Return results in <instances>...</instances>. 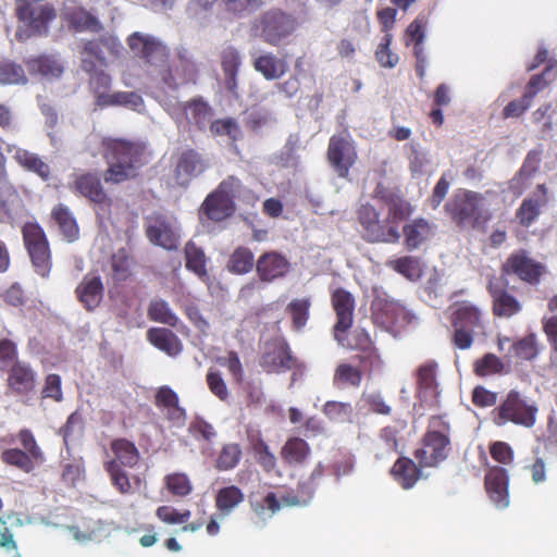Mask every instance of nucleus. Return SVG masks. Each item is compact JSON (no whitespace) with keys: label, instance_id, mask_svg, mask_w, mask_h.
Here are the masks:
<instances>
[{"label":"nucleus","instance_id":"nucleus-33","mask_svg":"<svg viewBox=\"0 0 557 557\" xmlns=\"http://www.w3.org/2000/svg\"><path fill=\"white\" fill-rule=\"evenodd\" d=\"M404 235L406 246L417 249L432 236V226L426 220L418 219L404 226Z\"/></svg>","mask_w":557,"mask_h":557},{"label":"nucleus","instance_id":"nucleus-34","mask_svg":"<svg viewBox=\"0 0 557 557\" xmlns=\"http://www.w3.org/2000/svg\"><path fill=\"white\" fill-rule=\"evenodd\" d=\"M52 216L65 240L72 243L78 238L79 230L76 220L67 207L63 205L57 206L52 210Z\"/></svg>","mask_w":557,"mask_h":557},{"label":"nucleus","instance_id":"nucleus-59","mask_svg":"<svg viewBox=\"0 0 557 557\" xmlns=\"http://www.w3.org/2000/svg\"><path fill=\"white\" fill-rule=\"evenodd\" d=\"M323 411L332 420L346 421L349 419L352 408L347 403L327 401Z\"/></svg>","mask_w":557,"mask_h":557},{"label":"nucleus","instance_id":"nucleus-60","mask_svg":"<svg viewBox=\"0 0 557 557\" xmlns=\"http://www.w3.org/2000/svg\"><path fill=\"white\" fill-rule=\"evenodd\" d=\"M534 96L535 92H525L521 99L509 102L504 109L505 117L520 116L524 111H527L530 108Z\"/></svg>","mask_w":557,"mask_h":557},{"label":"nucleus","instance_id":"nucleus-9","mask_svg":"<svg viewBox=\"0 0 557 557\" xmlns=\"http://www.w3.org/2000/svg\"><path fill=\"white\" fill-rule=\"evenodd\" d=\"M23 237L36 272L41 276H46L50 270V253L41 227L34 223L25 224Z\"/></svg>","mask_w":557,"mask_h":557},{"label":"nucleus","instance_id":"nucleus-43","mask_svg":"<svg viewBox=\"0 0 557 557\" xmlns=\"http://www.w3.org/2000/svg\"><path fill=\"white\" fill-rule=\"evenodd\" d=\"M148 315L151 320L170 326H175L178 322V318L172 312L169 304L162 299L151 300Z\"/></svg>","mask_w":557,"mask_h":557},{"label":"nucleus","instance_id":"nucleus-51","mask_svg":"<svg viewBox=\"0 0 557 557\" xmlns=\"http://www.w3.org/2000/svg\"><path fill=\"white\" fill-rule=\"evenodd\" d=\"M107 471L111 475V480L113 485L120 491L122 494H128L132 492V485L128 476L124 471L121 470L116 460H110L106 463Z\"/></svg>","mask_w":557,"mask_h":557},{"label":"nucleus","instance_id":"nucleus-5","mask_svg":"<svg viewBox=\"0 0 557 557\" xmlns=\"http://www.w3.org/2000/svg\"><path fill=\"white\" fill-rule=\"evenodd\" d=\"M250 191L243 187L235 176H228L220 183L213 193L208 195L200 211L209 220L219 222L232 215L235 210V199H250Z\"/></svg>","mask_w":557,"mask_h":557},{"label":"nucleus","instance_id":"nucleus-32","mask_svg":"<svg viewBox=\"0 0 557 557\" xmlns=\"http://www.w3.org/2000/svg\"><path fill=\"white\" fill-rule=\"evenodd\" d=\"M148 338L153 346L166 352L169 356H176L182 351L181 341L168 329H151L148 332Z\"/></svg>","mask_w":557,"mask_h":557},{"label":"nucleus","instance_id":"nucleus-21","mask_svg":"<svg viewBox=\"0 0 557 557\" xmlns=\"http://www.w3.org/2000/svg\"><path fill=\"white\" fill-rule=\"evenodd\" d=\"M207 168V161L198 152L185 151L181 154L176 165V181L182 186L187 185L193 177L201 174Z\"/></svg>","mask_w":557,"mask_h":557},{"label":"nucleus","instance_id":"nucleus-30","mask_svg":"<svg viewBox=\"0 0 557 557\" xmlns=\"http://www.w3.org/2000/svg\"><path fill=\"white\" fill-rule=\"evenodd\" d=\"M181 110L187 122L199 129L206 128L212 122L211 108L200 99L184 103Z\"/></svg>","mask_w":557,"mask_h":557},{"label":"nucleus","instance_id":"nucleus-45","mask_svg":"<svg viewBox=\"0 0 557 557\" xmlns=\"http://www.w3.org/2000/svg\"><path fill=\"white\" fill-rule=\"evenodd\" d=\"M186 267L195 272L198 276L206 275L205 253L194 243H187L185 247Z\"/></svg>","mask_w":557,"mask_h":557},{"label":"nucleus","instance_id":"nucleus-52","mask_svg":"<svg viewBox=\"0 0 557 557\" xmlns=\"http://www.w3.org/2000/svg\"><path fill=\"white\" fill-rule=\"evenodd\" d=\"M242 451L238 445L228 444L225 445L218 458L216 467L220 470L233 469L240 459Z\"/></svg>","mask_w":557,"mask_h":557},{"label":"nucleus","instance_id":"nucleus-47","mask_svg":"<svg viewBox=\"0 0 557 557\" xmlns=\"http://www.w3.org/2000/svg\"><path fill=\"white\" fill-rule=\"evenodd\" d=\"M388 265L410 281L417 280L421 274L419 261L413 257H403L388 261Z\"/></svg>","mask_w":557,"mask_h":557},{"label":"nucleus","instance_id":"nucleus-8","mask_svg":"<svg viewBox=\"0 0 557 557\" xmlns=\"http://www.w3.org/2000/svg\"><path fill=\"white\" fill-rule=\"evenodd\" d=\"M446 207L459 224L475 226L481 220H485L488 203L486 198L479 193L459 190Z\"/></svg>","mask_w":557,"mask_h":557},{"label":"nucleus","instance_id":"nucleus-13","mask_svg":"<svg viewBox=\"0 0 557 557\" xmlns=\"http://www.w3.org/2000/svg\"><path fill=\"white\" fill-rule=\"evenodd\" d=\"M261 24L262 37L270 45H277L295 29L294 20L277 10L267 12L262 17Z\"/></svg>","mask_w":557,"mask_h":557},{"label":"nucleus","instance_id":"nucleus-16","mask_svg":"<svg viewBox=\"0 0 557 557\" xmlns=\"http://www.w3.org/2000/svg\"><path fill=\"white\" fill-rule=\"evenodd\" d=\"M505 274H516L529 283H536L544 271V267L530 258L525 251L512 253L504 263Z\"/></svg>","mask_w":557,"mask_h":557},{"label":"nucleus","instance_id":"nucleus-37","mask_svg":"<svg viewBox=\"0 0 557 557\" xmlns=\"http://www.w3.org/2000/svg\"><path fill=\"white\" fill-rule=\"evenodd\" d=\"M392 473L404 488H410L419 478V470L412 460L398 459L392 468Z\"/></svg>","mask_w":557,"mask_h":557},{"label":"nucleus","instance_id":"nucleus-2","mask_svg":"<svg viewBox=\"0 0 557 557\" xmlns=\"http://www.w3.org/2000/svg\"><path fill=\"white\" fill-rule=\"evenodd\" d=\"M123 51L120 40L110 34L84 44L81 63L84 72L91 75V84L101 88L110 85L111 78L101 67L117 59Z\"/></svg>","mask_w":557,"mask_h":557},{"label":"nucleus","instance_id":"nucleus-44","mask_svg":"<svg viewBox=\"0 0 557 557\" xmlns=\"http://www.w3.org/2000/svg\"><path fill=\"white\" fill-rule=\"evenodd\" d=\"M27 77L23 67L13 62L4 61L0 63V84L14 85L26 84Z\"/></svg>","mask_w":557,"mask_h":557},{"label":"nucleus","instance_id":"nucleus-25","mask_svg":"<svg viewBox=\"0 0 557 557\" xmlns=\"http://www.w3.org/2000/svg\"><path fill=\"white\" fill-rule=\"evenodd\" d=\"M71 187L75 193H78L95 203H102L107 198L102 190L100 180L91 174L75 175Z\"/></svg>","mask_w":557,"mask_h":557},{"label":"nucleus","instance_id":"nucleus-1","mask_svg":"<svg viewBox=\"0 0 557 557\" xmlns=\"http://www.w3.org/2000/svg\"><path fill=\"white\" fill-rule=\"evenodd\" d=\"M127 44L134 55L144 60L168 87L175 88L193 78L194 64L185 49H177L170 58L168 47L160 39L139 32L129 35Z\"/></svg>","mask_w":557,"mask_h":557},{"label":"nucleus","instance_id":"nucleus-15","mask_svg":"<svg viewBox=\"0 0 557 557\" xmlns=\"http://www.w3.org/2000/svg\"><path fill=\"white\" fill-rule=\"evenodd\" d=\"M62 15L76 32L98 33L102 29L100 20L83 5H77L74 0L64 1Z\"/></svg>","mask_w":557,"mask_h":557},{"label":"nucleus","instance_id":"nucleus-11","mask_svg":"<svg viewBox=\"0 0 557 557\" xmlns=\"http://www.w3.org/2000/svg\"><path fill=\"white\" fill-rule=\"evenodd\" d=\"M374 310L376 319L382 323L398 329L417 324L419 320L414 312L395 299L377 298L374 302Z\"/></svg>","mask_w":557,"mask_h":557},{"label":"nucleus","instance_id":"nucleus-39","mask_svg":"<svg viewBox=\"0 0 557 557\" xmlns=\"http://www.w3.org/2000/svg\"><path fill=\"white\" fill-rule=\"evenodd\" d=\"M98 100L101 104H120L135 111H141L143 98L133 91H121L111 95L100 94Z\"/></svg>","mask_w":557,"mask_h":557},{"label":"nucleus","instance_id":"nucleus-19","mask_svg":"<svg viewBox=\"0 0 557 557\" xmlns=\"http://www.w3.org/2000/svg\"><path fill=\"white\" fill-rule=\"evenodd\" d=\"M332 301L337 315L334 326L335 338L341 343L338 333L347 331L352 324L355 301L351 294L344 289H336L333 293Z\"/></svg>","mask_w":557,"mask_h":557},{"label":"nucleus","instance_id":"nucleus-42","mask_svg":"<svg viewBox=\"0 0 557 557\" xmlns=\"http://www.w3.org/2000/svg\"><path fill=\"white\" fill-rule=\"evenodd\" d=\"M112 450L115 455L117 465L133 467L139 459V454L135 445L126 440H116L112 443Z\"/></svg>","mask_w":557,"mask_h":557},{"label":"nucleus","instance_id":"nucleus-55","mask_svg":"<svg viewBox=\"0 0 557 557\" xmlns=\"http://www.w3.org/2000/svg\"><path fill=\"white\" fill-rule=\"evenodd\" d=\"M518 357L524 360H531L539 354L535 335L531 334L523 339L510 345Z\"/></svg>","mask_w":557,"mask_h":557},{"label":"nucleus","instance_id":"nucleus-46","mask_svg":"<svg viewBox=\"0 0 557 557\" xmlns=\"http://www.w3.org/2000/svg\"><path fill=\"white\" fill-rule=\"evenodd\" d=\"M1 459L3 462L14 466L26 473L34 469L32 456L21 449H7L2 453Z\"/></svg>","mask_w":557,"mask_h":557},{"label":"nucleus","instance_id":"nucleus-56","mask_svg":"<svg viewBox=\"0 0 557 557\" xmlns=\"http://www.w3.org/2000/svg\"><path fill=\"white\" fill-rule=\"evenodd\" d=\"M210 131L214 135H225L235 140L238 138L240 131L234 119L216 120L210 123Z\"/></svg>","mask_w":557,"mask_h":557},{"label":"nucleus","instance_id":"nucleus-35","mask_svg":"<svg viewBox=\"0 0 557 557\" xmlns=\"http://www.w3.org/2000/svg\"><path fill=\"white\" fill-rule=\"evenodd\" d=\"M240 65V55L233 49L227 48L222 55V67L225 76V87L233 95L237 96V71Z\"/></svg>","mask_w":557,"mask_h":557},{"label":"nucleus","instance_id":"nucleus-48","mask_svg":"<svg viewBox=\"0 0 557 557\" xmlns=\"http://www.w3.org/2000/svg\"><path fill=\"white\" fill-rule=\"evenodd\" d=\"M475 373L481 376L505 372L504 362L494 354H486L474 363Z\"/></svg>","mask_w":557,"mask_h":557},{"label":"nucleus","instance_id":"nucleus-18","mask_svg":"<svg viewBox=\"0 0 557 557\" xmlns=\"http://www.w3.org/2000/svg\"><path fill=\"white\" fill-rule=\"evenodd\" d=\"M485 486L491 500L497 508L509 506L508 476L505 469L495 467L485 476Z\"/></svg>","mask_w":557,"mask_h":557},{"label":"nucleus","instance_id":"nucleus-27","mask_svg":"<svg viewBox=\"0 0 557 557\" xmlns=\"http://www.w3.org/2000/svg\"><path fill=\"white\" fill-rule=\"evenodd\" d=\"M7 150L21 166L36 173L42 180H48L50 168L37 154L13 145H8Z\"/></svg>","mask_w":557,"mask_h":557},{"label":"nucleus","instance_id":"nucleus-53","mask_svg":"<svg viewBox=\"0 0 557 557\" xmlns=\"http://www.w3.org/2000/svg\"><path fill=\"white\" fill-rule=\"evenodd\" d=\"M63 435L64 443L67 445L70 441L78 440L83 434V418L75 411L69 418L64 428L60 431Z\"/></svg>","mask_w":557,"mask_h":557},{"label":"nucleus","instance_id":"nucleus-57","mask_svg":"<svg viewBox=\"0 0 557 557\" xmlns=\"http://www.w3.org/2000/svg\"><path fill=\"white\" fill-rule=\"evenodd\" d=\"M165 481L169 491L176 496H186L191 492V484L183 473L170 474Z\"/></svg>","mask_w":557,"mask_h":557},{"label":"nucleus","instance_id":"nucleus-36","mask_svg":"<svg viewBox=\"0 0 557 557\" xmlns=\"http://www.w3.org/2000/svg\"><path fill=\"white\" fill-rule=\"evenodd\" d=\"M296 504H298L296 497L283 498V503L281 504L276 499L275 495L273 493H270L262 499V502H257L252 504V507L256 515L260 518L261 522L264 523L276 511H278L282 506H294Z\"/></svg>","mask_w":557,"mask_h":557},{"label":"nucleus","instance_id":"nucleus-58","mask_svg":"<svg viewBox=\"0 0 557 557\" xmlns=\"http://www.w3.org/2000/svg\"><path fill=\"white\" fill-rule=\"evenodd\" d=\"M391 40H392V36L386 35L384 37L383 41L377 46V49L375 51L377 62L382 66L389 67V69L394 67L399 61L398 55L393 53L388 48Z\"/></svg>","mask_w":557,"mask_h":557},{"label":"nucleus","instance_id":"nucleus-20","mask_svg":"<svg viewBox=\"0 0 557 557\" xmlns=\"http://www.w3.org/2000/svg\"><path fill=\"white\" fill-rule=\"evenodd\" d=\"M449 441L438 433L431 432L425 437L424 447L417 451V458L423 466L432 467L446 458V449Z\"/></svg>","mask_w":557,"mask_h":557},{"label":"nucleus","instance_id":"nucleus-41","mask_svg":"<svg viewBox=\"0 0 557 557\" xmlns=\"http://www.w3.org/2000/svg\"><path fill=\"white\" fill-rule=\"evenodd\" d=\"M255 264L253 253L244 247H238L230 257L227 269L235 274H245L252 270Z\"/></svg>","mask_w":557,"mask_h":557},{"label":"nucleus","instance_id":"nucleus-54","mask_svg":"<svg viewBox=\"0 0 557 557\" xmlns=\"http://www.w3.org/2000/svg\"><path fill=\"white\" fill-rule=\"evenodd\" d=\"M436 366L429 363L422 366L418 372V382L421 389L425 393H436Z\"/></svg>","mask_w":557,"mask_h":557},{"label":"nucleus","instance_id":"nucleus-64","mask_svg":"<svg viewBox=\"0 0 557 557\" xmlns=\"http://www.w3.org/2000/svg\"><path fill=\"white\" fill-rule=\"evenodd\" d=\"M361 375L357 369L349 364L338 366L335 373V381H341L352 386L359 385Z\"/></svg>","mask_w":557,"mask_h":557},{"label":"nucleus","instance_id":"nucleus-38","mask_svg":"<svg viewBox=\"0 0 557 557\" xmlns=\"http://www.w3.org/2000/svg\"><path fill=\"white\" fill-rule=\"evenodd\" d=\"M9 384L17 393H27L34 387V373L24 363H16L11 370Z\"/></svg>","mask_w":557,"mask_h":557},{"label":"nucleus","instance_id":"nucleus-17","mask_svg":"<svg viewBox=\"0 0 557 557\" xmlns=\"http://www.w3.org/2000/svg\"><path fill=\"white\" fill-rule=\"evenodd\" d=\"M289 268V261L277 251L264 252L256 262V270L260 280L267 283L285 276Z\"/></svg>","mask_w":557,"mask_h":557},{"label":"nucleus","instance_id":"nucleus-61","mask_svg":"<svg viewBox=\"0 0 557 557\" xmlns=\"http://www.w3.org/2000/svg\"><path fill=\"white\" fill-rule=\"evenodd\" d=\"M309 306L310 304L307 299L294 300L289 304L288 309L297 329H301L306 324Z\"/></svg>","mask_w":557,"mask_h":557},{"label":"nucleus","instance_id":"nucleus-63","mask_svg":"<svg viewBox=\"0 0 557 557\" xmlns=\"http://www.w3.org/2000/svg\"><path fill=\"white\" fill-rule=\"evenodd\" d=\"M207 383L210 391L218 396L221 400H225L228 396V391L221 374L215 371H209L207 374Z\"/></svg>","mask_w":557,"mask_h":557},{"label":"nucleus","instance_id":"nucleus-26","mask_svg":"<svg viewBox=\"0 0 557 557\" xmlns=\"http://www.w3.org/2000/svg\"><path fill=\"white\" fill-rule=\"evenodd\" d=\"M252 57L253 69L268 81L277 79L287 72V63L273 53L252 54Z\"/></svg>","mask_w":557,"mask_h":557},{"label":"nucleus","instance_id":"nucleus-62","mask_svg":"<svg viewBox=\"0 0 557 557\" xmlns=\"http://www.w3.org/2000/svg\"><path fill=\"white\" fill-rule=\"evenodd\" d=\"M216 361L220 366L227 368L236 381L242 380L243 367L236 352L228 351L226 355L220 356Z\"/></svg>","mask_w":557,"mask_h":557},{"label":"nucleus","instance_id":"nucleus-10","mask_svg":"<svg viewBox=\"0 0 557 557\" xmlns=\"http://www.w3.org/2000/svg\"><path fill=\"white\" fill-rule=\"evenodd\" d=\"M146 233L149 240L164 249H176L178 245V227L173 218L163 214H151L146 221Z\"/></svg>","mask_w":557,"mask_h":557},{"label":"nucleus","instance_id":"nucleus-6","mask_svg":"<svg viewBox=\"0 0 557 557\" xmlns=\"http://www.w3.org/2000/svg\"><path fill=\"white\" fill-rule=\"evenodd\" d=\"M455 344L460 349L471 346L473 338L484 336L485 324L481 311L470 302L457 305L453 311Z\"/></svg>","mask_w":557,"mask_h":557},{"label":"nucleus","instance_id":"nucleus-28","mask_svg":"<svg viewBox=\"0 0 557 557\" xmlns=\"http://www.w3.org/2000/svg\"><path fill=\"white\" fill-rule=\"evenodd\" d=\"M81 302L87 310L96 308L103 296V286L98 276H86L76 288Z\"/></svg>","mask_w":557,"mask_h":557},{"label":"nucleus","instance_id":"nucleus-49","mask_svg":"<svg viewBox=\"0 0 557 557\" xmlns=\"http://www.w3.org/2000/svg\"><path fill=\"white\" fill-rule=\"evenodd\" d=\"M520 310L519 302L509 294L502 292L494 296V311L499 317L509 318Z\"/></svg>","mask_w":557,"mask_h":557},{"label":"nucleus","instance_id":"nucleus-4","mask_svg":"<svg viewBox=\"0 0 557 557\" xmlns=\"http://www.w3.org/2000/svg\"><path fill=\"white\" fill-rule=\"evenodd\" d=\"M18 26L15 37L20 41L33 36L47 35L49 23L55 18V10L46 0H27L15 7Z\"/></svg>","mask_w":557,"mask_h":557},{"label":"nucleus","instance_id":"nucleus-12","mask_svg":"<svg viewBox=\"0 0 557 557\" xmlns=\"http://www.w3.org/2000/svg\"><path fill=\"white\" fill-rule=\"evenodd\" d=\"M327 157L338 176L346 177L349 168L356 161L357 153L347 135H335L330 139Z\"/></svg>","mask_w":557,"mask_h":557},{"label":"nucleus","instance_id":"nucleus-14","mask_svg":"<svg viewBox=\"0 0 557 557\" xmlns=\"http://www.w3.org/2000/svg\"><path fill=\"white\" fill-rule=\"evenodd\" d=\"M287 345L281 339L264 343L260 366L268 372H284L294 366Z\"/></svg>","mask_w":557,"mask_h":557},{"label":"nucleus","instance_id":"nucleus-29","mask_svg":"<svg viewBox=\"0 0 557 557\" xmlns=\"http://www.w3.org/2000/svg\"><path fill=\"white\" fill-rule=\"evenodd\" d=\"M311 449L308 443L300 437H290L281 449V457L288 466H304Z\"/></svg>","mask_w":557,"mask_h":557},{"label":"nucleus","instance_id":"nucleus-22","mask_svg":"<svg viewBox=\"0 0 557 557\" xmlns=\"http://www.w3.org/2000/svg\"><path fill=\"white\" fill-rule=\"evenodd\" d=\"M28 71L32 74L40 75L45 82L59 79L65 70L64 61L59 55H41L27 62Z\"/></svg>","mask_w":557,"mask_h":557},{"label":"nucleus","instance_id":"nucleus-31","mask_svg":"<svg viewBox=\"0 0 557 557\" xmlns=\"http://www.w3.org/2000/svg\"><path fill=\"white\" fill-rule=\"evenodd\" d=\"M363 237L372 243H395L399 239L400 234L397 226L391 222L376 220L363 228Z\"/></svg>","mask_w":557,"mask_h":557},{"label":"nucleus","instance_id":"nucleus-7","mask_svg":"<svg viewBox=\"0 0 557 557\" xmlns=\"http://www.w3.org/2000/svg\"><path fill=\"white\" fill-rule=\"evenodd\" d=\"M537 408L533 401L520 393L511 391L504 403L494 410V422L498 426L512 422L518 425L531 428L535 424Z\"/></svg>","mask_w":557,"mask_h":557},{"label":"nucleus","instance_id":"nucleus-24","mask_svg":"<svg viewBox=\"0 0 557 557\" xmlns=\"http://www.w3.org/2000/svg\"><path fill=\"white\" fill-rule=\"evenodd\" d=\"M20 197L14 187L0 180V222L13 223L20 210Z\"/></svg>","mask_w":557,"mask_h":557},{"label":"nucleus","instance_id":"nucleus-40","mask_svg":"<svg viewBox=\"0 0 557 557\" xmlns=\"http://www.w3.org/2000/svg\"><path fill=\"white\" fill-rule=\"evenodd\" d=\"M244 494L236 486L221 488L216 495V507L222 512V518L230 515L242 502Z\"/></svg>","mask_w":557,"mask_h":557},{"label":"nucleus","instance_id":"nucleus-3","mask_svg":"<svg viewBox=\"0 0 557 557\" xmlns=\"http://www.w3.org/2000/svg\"><path fill=\"white\" fill-rule=\"evenodd\" d=\"M106 158L109 165L104 181L121 183L136 176L137 169L143 164V148L139 145L110 139L104 143Z\"/></svg>","mask_w":557,"mask_h":557},{"label":"nucleus","instance_id":"nucleus-50","mask_svg":"<svg viewBox=\"0 0 557 557\" xmlns=\"http://www.w3.org/2000/svg\"><path fill=\"white\" fill-rule=\"evenodd\" d=\"M227 11L239 17L248 16L263 5V0H223Z\"/></svg>","mask_w":557,"mask_h":557},{"label":"nucleus","instance_id":"nucleus-23","mask_svg":"<svg viewBox=\"0 0 557 557\" xmlns=\"http://www.w3.org/2000/svg\"><path fill=\"white\" fill-rule=\"evenodd\" d=\"M547 203V190L539 185L532 197L523 200L517 211V219L524 226H530L541 213V208Z\"/></svg>","mask_w":557,"mask_h":557}]
</instances>
